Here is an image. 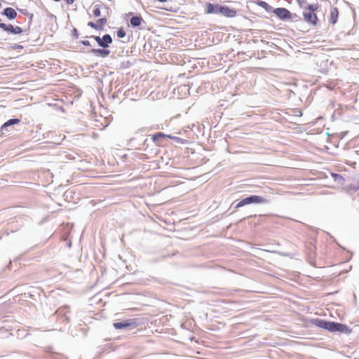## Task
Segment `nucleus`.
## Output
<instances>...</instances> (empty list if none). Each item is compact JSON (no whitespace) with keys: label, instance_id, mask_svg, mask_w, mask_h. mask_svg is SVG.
Masks as SVG:
<instances>
[{"label":"nucleus","instance_id":"obj_26","mask_svg":"<svg viewBox=\"0 0 359 359\" xmlns=\"http://www.w3.org/2000/svg\"><path fill=\"white\" fill-rule=\"evenodd\" d=\"M67 4H72L75 0H65Z\"/></svg>","mask_w":359,"mask_h":359},{"label":"nucleus","instance_id":"obj_10","mask_svg":"<svg viewBox=\"0 0 359 359\" xmlns=\"http://www.w3.org/2000/svg\"><path fill=\"white\" fill-rule=\"evenodd\" d=\"M89 53H92L96 55H100L102 57H107L109 54H110V50H107L105 48H102V49H100V48H98V49H95V48H93L91 49L90 50L88 51Z\"/></svg>","mask_w":359,"mask_h":359},{"label":"nucleus","instance_id":"obj_27","mask_svg":"<svg viewBox=\"0 0 359 359\" xmlns=\"http://www.w3.org/2000/svg\"><path fill=\"white\" fill-rule=\"evenodd\" d=\"M74 35L76 36V37L77 38L78 37V33H77V30L76 29H74Z\"/></svg>","mask_w":359,"mask_h":359},{"label":"nucleus","instance_id":"obj_13","mask_svg":"<svg viewBox=\"0 0 359 359\" xmlns=\"http://www.w3.org/2000/svg\"><path fill=\"white\" fill-rule=\"evenodd\" d=\"M338 13V9L337 8H332L330 18V23L335 24L337 22Z\"/></svg>","mask_w":359,"mask_h":359},{"label":"nucleus","instance_id":"obj_11","mask_svg":"<svg viewBox=\"0 0 359 359\" xmlns=\"http://www.w3.org/2000/svg\"><path fill=\"white\" fill-rule=\"evenodd\" d=\"M2 14L6 15L10 20H13L17 17V12L15 9L10 7L6 8Z\"/></svg>","mask_w":359,"mask_h":359},{"label":"nucleus","instance_id":"obj_7","mask_svg":"<svg viewBox=\"0 0 359 359\" xmlns=\"http://www.w3.org/2000/svg\"><path fill=\"white\" fill-rule=\"evenodd\" d=\"M20 122V120L19 118H11L6 122H5L1 127L0 131L2 135L5 133V131H8V128L15 125L18 124Z\"/></svg>","mask_w":359,"mask_h":359},{"label":"nucleus","instance_id":"obj_9","mask_svg":"<svg viewBox=\"0 0 359 359\" xmlns=\"http://www.w3.org/2000/svg\"><path fill=\"white\" fill-rule=\"evenodd\" d=\"M221 6L219 4H212L210 3L207 4L206 13L208 14L214 13L217 14L220 13L221 11Z\"/></svg>","mask_w":359,"mask_h":359},{"label":"nucleus","instance_id":"obj_23","mask_svg":"<svg viewBox=\"0 0 359 359\" xmlns=\"http://www.w3.org/2000/svg\"><path fill=\"white\" fill-rule=\"evenodd\" d=\"M13 26L12 25H8L6 32L13 34Z\"/></svg>","mask_w":359,"mask_h":359},{"label":"nucleus","instance_id":"obj_17","mask_svg":"<svg viewBox=\"0 0 359 359\" xmlns=\"http://www.w3.org/2000/svg\"><path fill=\"white\" fill-rule=\"evenodd\" d=\"M318 8L319 6L318 4H311L309 5L308 7L305 8V10L311 13H314Z\"/></svg>","mask_w":359,"mask_h":359},{"label":"nucleus","instance_id":"obj_28","mask_svg":"<svg viewBox=\"0 0 359 359\" xmlns=\"http://www.w3.org/2000/svg\"><path fill=\"white\" fill-rule=\"evenodd\" d=\"M160 2H165L167 0H158Z\"/></svg>","mask_w":359,"mask_h":359},{"label":"nucleus","instance_id":"obj_21","mask_svg":"<svg viewBox=\"0 0 359 359\" xmlns=\"http://www.w3.org/2000/svg\"><path fill=\"white\" fill-rule=\"evenodd\" d=\"M22 32V29L21 27H13V34H21Z\"/></svg>","mask_w":359,"mask_h":359},{"label":"nucleus","instance_id":"obj_18","mask_svg":"<svg viewBox=\"0 0 359 359\" xmlns=\"http://www.w3.org/2000/svg\"><path fill=\"white\" fill-rule=\"evenodd\" d=\"M166 135H164L163 133H156V134H155V135H154L152 136V140H153L154 142H157L160 138L164 137Z\"/></svg>","mask_w":359,"mask_h":359},{"label":"nucleus","instance_id":"obj_20","mask_svg":"<svg viewBox=\"0 0 359 359\" xmlns=\"http://www.w3.org/2000/svg\"><path fill=\"white\" fill-rule=\"evenodd\" d=\"M126 36V32L123 28H120L117 31V36L118 38H123Z\"/></svg>","mask_w":359,"mask_h":359},{"label":"nucleus","instance_id":"obj_12","mask_svg":"<svg viewBox=\"0 0 359 359\" xmlns=\"http://www.w3.org/2000/svg\"><path fill=\"white\" fill-rule=\"evenodd\" d=\"M130 22L133 27H137L140 26L142 22H144V21L141 16H133L130 18Z\"/></svg>","mask_w":359,"mask_h":359},{"label":"nucleus","instance_id":"obj_16","mask_svg":"<svg viewBox=\"0 0 359 359\" xmlns=\"http://www.w3.org/2000/svg\"><path fill=\"white\" fill-rule=\"evenodd\" d=\"M258 5L260 7L264 8L266 11H270V10L271 9V6L265 1H259Z\"/></svg>","mask_w":359,"mask_h":359},{"label":"nucleus","instance_id":"obj_1","mask_svg":"<svg viewBox=\"0 0 359 359\" xmlns=\"http://www.w3.org/2000/svg\"><path fill=\"white\" fill-rule=\"evenodd\" d=\"M311 323L313 325L318 327L332 332H339L341 333H349L351 332L347 325L339 323L327 321L319 318L312 320Z\"/></svg>","mask_w":359,"mask_h":359},{"label":"nucleus","instance_id":"obj_4","mask_svg":"<svg viewBox=\"0 0 359 359\" xmlns=\"http://www.w3.org/2000/svg\"><path fill=\"white\" fill-rule=\"evenodd\" d=\"M114 327L117 330L126 329L131 330L136 327V323L134 320H124L121 322H116L113 324Z\"/></svg>","mask_w":359,"mask_h":359},{"label":"nucleus","instance_id":"obj_24","mask_svg":"<svg viewBox=\"0 0 359 359\" xmlns=\"http://www.w3.org/2000/svg\"><path fill=\"white\" fill-rule=\"evenodd\" d=\"M81 43L82 44H83L84 46H91V43H90V41H87V40L82 41H81Z\"/></svg>","mask_w":359,"mask_h":359},{"label":"nucleus","instance_id":"obj_3","mask_svg":"<svg viewBox=\"0 0 359 359\" xmlns=\"http://www.w3.org/2000/svg\"><path fill=\"white\" fill-rule=\"evenodd\" d=\"M89 38L95 39L98 45L104 48H108L112 43V38L108 34H104L102 38L98 36H90Z\"/></svg>","mask_w":359,"mask_h":359},{"label":"nucleus","instance_id":"obj_19","mask_svg":"<svg viewBox=\"0 0 359 359\" xmlns=\"http://www.w3.org/2000/svg\"><path fill=\"white\" fill-rule=\"evenodd\" d=\"M167 137L170 138V139H172V140H174L177 143L184 144L185 142L184 140L181 139V138L178 137H174V136H171V135H167Z\"/></svg>","mask_w":359,"mask_h":359},{"label":"nucleus","instance_id":"obj_15","mask_svg":"<svg viewBox=\"0 0 359 359\" xmlns=\"http://www.w3.org/2000/svg\"><path fill=\"white\" fill-rule=\"evenodd\" d=\"M100 5L97 4L93 7V13L95 17H99L101 15Z\"/></svg>","mask_w":359,"mask_h":359},{"label":"nucleus","instance_id":"obj_22","mask_svg":"<svg viewBox=\"0 0 359 359\" xmlns=\"http://www.w3.org/2000/svg\"><path fill=\"white\" fill-rule=\"evenodd\" d=\"M88 26L93 28V29H95L96 30H99L98 27H97V22L95 23L93 22H89L88 23Z\"/></svg>","mask_w":359,"mask_h":359},{"label":"nucleus","instance_id":"obj_25","mask_svg":"<svg viewBox=\"0 0 359 359\" xmlns=\"http://www.w3.org/2000/svg\"><path fill=\"white\" fill-rule=\"evenodd\" d=\"M8 25H6L5 23H1L0 25V28L3 29L4 31H6Z\"/></svg>","mask_w":359,"mask_h":359},{"label":"nucleus","instance_id":"obj_5","mask_svg":"<svg viewBox=\"0 0 359 359\" xmlns=\"http://www.w3.org/2000/svg\"><path fill=\"white\" fill-rule=\"evenodd\" d=\"M273 13L282 20L290 19L291 15L290 12L285 8H276Z\"/></svg>","mask_w":359,"mask_h":359},{"label":"nucleus","instance_id":"obj_6","mask_svg":"<svg viewBox=\"0 0 359 359\" xmlns=\"http://www.w3.org/2000/svg\"><path fill=\"white\" fill-rule=\"evenodd\" d=\"M304 20L309 23H311L313 25H316L318 21V18L315 13H311L306 10L304 11Z\"/></svg>","mask_w":359,"mask_h":359},{"label":"nucleus","instance_id":"obj_14","mask_svg":"<svg viewBox=\"0 0 359 359\" xmlns=\"http://www.w3.org/2000/svg\"><path fill=\"white\" fill-rule=\"evenodd\" d=\"M107 20L106 18H102L97 20V25L99 30H103L104 25L107 24Z\"/></svg>","mask_w":359,"mask_h":359},{"label":"nucleus","instance_id":"obj_8","mask_svg":"<svg viewBox=\"0 0 359 359\" xmlns=\"http://www.w3.org/2000/svg\"><path fill=\"white\" fill-rule=\"evenodd\" d=\"M220 14L228 18H233L236 15V11L226 6H221Z\"/></svg>","mask_w":359,"mask_h":359},{"label":"nucleus","instance_id":"obj_2","mask_svg":"<svg viewBox=\"0 0 359 359\" xmlns=\"http://www.w3.org/2000/svg\"><path fill=\"white\" fill-rule=\"evenodd\" d=\"M269 201L260 196L257 195H251L248 197H246L239 201L236 205V208H239L246 205L252 204V203H267Z\"/></svg>","mask_w":359,"mask_h":359}]
</instances>
